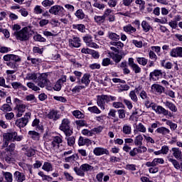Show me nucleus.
I'll list each match as a JSON object with an SVG mask.
<instances>
[{
  "instance_id": "nucleus-1",
  "label": "nucleus",
  "mask_w": 182,
  "mask_h": 182,
  "mask_svg": "<svg viewBox=\"0 0 182 182\" xmlns=\"http://www.w3.org/2000/svg\"><path fill=\"white\" fill-rule=\"evenodd\" d=\"M4 144L2 147L5 148L9 145L10 141H21L22 136H18L16 132H6L3 134Z\"/></svg>"
},
{
  "instance_id": "nucleus-2",
  "label": "nucleus",
  "mask_w": 182,
  "mask_h": 182,
  "mask_svg": "<svg viewBox=\"0 0 182 182\" xmlns=\"http://www.w3.org/2000/svg\"><path fill=\"white\" fill-rule=\"evenodd\" d=\"M29 33H31V27H24L19 31H15L13 35L17 41L25 42L29 41Z\"/></svg>"
},
{
  "instance_id": "nucleus-3",
  "label": "nucleus",
  "mask_w": 182,
  "mask_h": 182,
  "mask_svg": "<svg viewBox=\"0 0 182 182\" xmlns=\"http://www.w3.org/2000/svg\"><path fill=\"white\" fill-rule=\"evenodd\" d=\"M75 173L80 177H85V173H90L95 170V167L89 164H82L80 167L73 168Z\"/></svg>"
},
{
  "instance_id": "nucleus-4",
  "label": "nucleus",
  "mask_w": 182,
  "mask_h": 182,
  "mask_svg": "<svg viewBox=\"0 0 182 182\" xmlns=\"http://www.w3.org/2000/svg\"><path fill=\"white\" fill-rule=\"evenodd\" d=\"M60 130L65 133V136H72L73 132L70 129V120L68 118H64L59 127Z\"/></svg>"
},
{
  "instance_id": "nucleus-5",
  "label": "nucleus",
  "mask_w": 182,
  "mask_h": 182,
  "mask_svg": "<svg viewBox=\"0 0 182 182\" xmlns=\"http://www.w3.org/2000/svg\"><path fill=\"white\" fill-rule=\"evenodd\" d=\"M29 119H31V112H26L23 117L20 118L16 121V126L20 129L21 127H25V126L28 124Z\"/></svg>"
},
{
  "instance_id": "nucleus-6",
  "label": "nucleus",
  "mask_w": 182,
  "mask_h": 182,
  "mask_svg": "<svg viewBox=\"0 0 182 182\" xmlns=\"http://www.w3.org/2000/svg\"><path fill=\"white\" fill-rule=\"evenodd\" d=\"M106 103H109V95H98L97 97V105L102 110H105Z\"/></svg>"
},
{
  "instance_id": "nucleus-7",
  "label": "nucleus",
  "mask_w": 182,
  "mask_h": 182,
  "mask_svg": "<svg viewBox=\"0 0 182 182\" xmlns=\"http://www.w3.org/2000/svg\"><path fill=\"white\" fill-rule=\"evenodd\" d=\"M82 41L87 46H89V48H94L95 49H97V48H99V46H97L96 43L93 42V36L90 34H86L84 36L82 37Z\"/></svg>"
},
{
  "instance_id": "nucleus-8",
  "label": "nucleus",
  "mask_w": 182,
  "mask_h": 182,
  "mask_svg": "<svg viewBox=\"0 0 182 182\" xmlns=\"http://www.w3.org/2000/svg\"><path fill=\"white\" fill-rule=\"evenodd\" d=\"M128 65L132 69L134 73L137 74L141 73V68L134 63V59L133 58H129L128 59Z\"/></svg>"
},
{
  "instance_id": "nucleus-9",
  "label": "nucleus",
  "mask_w": 182,
  "mask_h": 182,
  "mask_svg": "<svg viewBox=\"0 0 182 182\" xmlns=\"http://www.w3.org/2000/svg\"><path fill=\"white\" fill-rule=\"evenodd\" d=\"M38 86L42 88L45 87V86H49V80H48V75H41L40 77H38Z\"/></svg>"
},
{
  "instance_id": "nucleus-10",
  "label": "nucleus",
  "mask_w": 182,
  "mask_h": 182,
  "mask_svg": "<svg viewBox=\"0 0 182 182\" xmlns=\"http://www.w3.org/2000/svg\"><path fill=\"white\" fill-rule=\"evenodd\" d=\"M69 42V46L70 48H80L81 46V40L80 38L79 37H76V36H73V38H70L68 40Z\"/></svg>"
},
{
  "instance_id": "nucleus-11",
  "label": "nucleus",
  "mask_w": 182,
  "mask_h": 182,
  "mask_svg": "<svg viewBox=\"0 0 182 182\" xmlns=\"http://www.w3.org/2000/svg\"><path fill=\"white\" fill-rule=\"evenodd\" d=\"M77 83L78 85H85V87L89 86L90 83V74H84L82 77L77 81Z\"/></svg>"
},
{
  "instance_id": "nucleus-12",
  "label": "nucleus",
  "mask_w": 182,
  "mask_h": 182,
  "mask_svg": "<svg viewBox=\"0 0 182 182\" xmlns=\"http://www.w3.org/2000/svg\"><path fill=\"white\" fill-rule=\"evenodd\" d=\"M159 164H164V159L163 158L154 159L151 162L149 161L146 163V167H156Z\"/></svg>"
},
{
  "instance_id": "nucleus-13",
  "label": "nucleus",
  "mask_w": 182,
  "mask_h": 182,
  "mask_svg": "<svg viewBox=\"0 0 182 182\" xmlns=\"http://www.w3.org/2000/svg\"><path fill=\"white\" fill-rule=\"evenodd\" d=\"M170 56L171 58H182V47H176V48H173L170 53Z\"/></svg>"
},
{
  "instance_id": "nucleus-14",
  "label": "nucleus",
  "mask_w": 182,
  "mask_h": 182,
  "mask_svg": "<svg viewBox=\"0 0 182 182\" xmlns=\"http://www.w3.org/2000/svg\"><path fill=\"white\" fill-rule=\"evenodd\" d=\"M14 178L16 182H23L26 180V176H25V173L16 171L14 173Z\"/></svg>"
},
{
  "instance_id": "nucleus-15",
  "label": "nucleus",
  "mask_w": 182,
  "mask_h": 182,
  "mask_svg": "<svg viewBox=\"0 0 182 182\" xmlns=\"http://www.w3.org/2000/svg\"><path fill=\"white\" fill-rule=\"evenodd\" d=\"M93 153L95 156H103V154L109 156V150L102 147L95 148L93 150Z\"/></svg>"
},
{
  "instance_id": "nucleus-16",
  "label": "nucleus",
  "mask_w": 182,
  "mask_h": 182,
  "mask_svg": "<svg viewBox=\"0 0 182 182\" xmlns=\"http://www.w3.org/2000/svg\"><path fill=\"white\" fill-rule=\"evenodd\" d=\"M63 83H66V75L63 76L56 82L55 86L53 87L54 90L59 92L60 89H62V85Z\"/></svg>"
},
{
  "instance_id": "nucleus-17",
  "label": "nucleus",
  "mask_w": 182,
  "mask_h": 182,
  "mask_svg": "<svg viewBox=\"0 0 182 182\" xmlns=\"http://www.w3.org/2000/svg\"><path fill=\"white\" fill-rule=\"evenodd\" d=\"M170 151L172 153V155L176 159V160H181L182 151L180 148L173 147Z\"/></svg>"
},
{
  "instance_id": "nucleus-18",
  "label": "nucleus",
  "mask_w": 182,
  "mask_h": 182,
  "mask_svg": "<svg viewBox=\"0 0 182 182\" xmlns=\"http://www.w3.org/2000/svg\"><path fill=\"white\" fill-rule=\"evenodd\" d=\"M163 73H161V70H155L153 72L150 73L149 77L151 80H154L156 82V80H159V77L161 76Z\"/></svg>"
},
{
  "instance_id": "nucleus-19",
  "label": "nucleus",
  "mask_w": 182,
  "mask_h": 182,
  "mask_svg": "<svg viewBox=\"0 0 182 182\" xmlns=\"http://www.w3.org/2000/svg\"><path fill=\"white\" fill-rule=\"evenodd\" d=\"M156 113L158 114H164V116H169L170 117H171V112L160 105H158L157 107Z\"/></svg>"
},
{
  "instance_id": "nucleus-20",
  "label": "nucleus",
  "mask_w": 182,
  "mask_h": 182,
  "mask_svg": "<svg viewBox=\"0 0 182 182\" xmlns=\"http://www.w3.org/2000/svg\"><path fill=\"white\" fill-rule=\"evenodd\" d=\"M151 90L154 93H158V95H161V93L164 92V87L160 85L154 84L151 85Z\"/></svg>"
},
{
  "instance_id": "nucleus-21",
  "label": "nucleus",
  "mask_w": 182,
  "mask_h": 182,
  "mask_svg": "<svg viewBox=\"0 0 182 182\" xmlns=\"http://www.w3.org/2000/svg\"><path fill=\"white\" fill-rule=\"evenodd\" d=\"M62 9H63V7L59 5H55L50 7L49 12L51 15H59V12H60Z\"/></svg>"
},
{
  "instance_id": "nucleus-22",
  "label": "nucleus",
  "mask_w": 182,
  "mask_h": 182,
  "mask_svg": "<svg viewBox=\"0 0 182 182\" xmlns=\"http://www.w3.org/2000/svg\"><path fill=\"white\" fill-rule=\"evenodd\" d=\"M63 141L62 140V136H56L53 138V141L51 142V146L55 148H59L60 144H62Z\"/></svg>"
},
{
  "instance_id": "nucleus-23",
  "label": "nucleus",
  "mask_w": 182,
  "mask_h": 182,
  "mask_svg": "<svg viewBox=\"0 0 182 182\" xmlns=\"http://www.w3.org/2000/svg\"><path fill=\"white\" fill-rule=\"evenodd\" d=\"M123 31L124 32H127V33L132 35V33H134V32H136V29L133 27L132 24H128L123 27Z\"/></svg>"
},
{
  "instance_id": "nucleus-24",
  "label": "nucleus",
  "mask_w": 182,
  "mask_h": 182,
  "mask_svg": "<svg viewBox=\"0 0 182 182\" xmlns=\"http://www.w3.org/2000/svg\"><path fill=\"white\" fill-rule=\"evenodd\" d=\"M48 119L53 120H58L59 119V114H58V111L53 109L47 114Z\"/></svg>"
},
{
  "instance_id": "nucleus-25",
  "label": "nucleus",
  "mask_w": 182,
  "mask_h": 182,
  "mask_svg": "<svg viewBox=\"0 0 182 182\" xmlns=\"http://www.w3.org/2000/svg\"><path fill=\"white\" fill-rule=\"evenodd\" d=\"M134 144L138 147L143 146V135L139 134L138 136H135L134 139Z\"/></svg>"
},
{
  "instance_id": "nucleus-26",
  "label": "nucleus",
  "mask_w": 182,
  "mask_h": 182,
  "mask_svg": "<svg viewBox=\"0 0 182 182\" xmlns=\"http://www.w3.org/2000/svg\"><path fill=\"white\" fill-rule=\"evenodd\" d=\"M73 29H77L81 33H85L86 32V26L84 24H73Z\"/></svg>"
},
{
  "instance_id": "nucleus-27",
  "label": "nucleus",
  "mask_w": 182,
  "mask_h": 182,
  "mask_svg": "<svg viewBox=\"0 0 182 182\" xmlns=\"http://www.w3.org/2000/svg\"><path fill=\"white\" fill-rule=\"evenodd\" d=\"M79 160V156L77 154H73L70 156H68L65 158V163H73Z\"/></svg>"
},
{
  "instance_id": "nucleus-28",
  "label": "nucleus",
  "mask_w": 182,
  "mask_h": 182,
  "mask_svg": "<svg viewBox=\"0 0 182 182\" xmlns=\"http://www.w3.org/2000/svg\"><path fill=\"white\" fill-rule=\"evenodd\" d=\"M11 86L14 89H21V90H24V92L28 90V88L23 86L21 82H14L11 83Z\"/></svg>"
},
{
  "instance_id": "nucleus-29",
  "label": "nucleus",
  "mask_w": 182,
  "mask_h": 182,
  "mask_svg": "<svg viewBox=\"0 0 182 182\" xmlns=\"http://www.w3.org/2000/svg\"><path fill=\"white\" fill-rule=\"evenodd\" d=\"M164 105H165V106L168 107V109H169V110H171V112H177V107H176V105L173 104V102L166 101L164 102Z\"/></svg>"
},
{
  "instance_id": "nucleus-30",
  "label": "nucleus",
  "mask_w": 182,
  "mask_h": 182,
  "mask_svg": "<svg viewBox=\"0 0 182 182\" xmlns=\"http://www.w3.org/2000/svg\"><path fill=\"white\" fill-rule=\"evenodd\" d=\"M137 63L141 66H146L149 63V60L144 57H136V58Z\"/></svg>"
},
{
  "instance_id": "nucleus-31",
  "label": "nucleus",
  "mask_w": 182,
  "mask_h": 182,
  "mask_svg": "<svg viewBox=\"0 0 182 182\" xmlns=\"http://www.w3.org/2000/svg\"><path fill=\"white\" fill-rule=\"evenodd\" d=\"M168 161H169V163H171L174 168H176V170H178V168H180V162H178L177 159H174L173 157H169L168 158Z\"/></svg>"
},
{
  "instance_id": "nucleus-32",
  "label": "nucleus",
  "mask_w": 182,
  "mask_h": 182,
  "mask_svg": "<svg viewBox=\"0 0 182 182\" xmlns=\"http://www.w3.org/2000/svg\"><path fill=\"white\" fill-rule=\"evenodd\" d=\"M2 175H3V177H4L5 181L6 182L14 181V178H13L12 174L11 173V172L2 171Z\"/></svg>"
},
{
  "instance_id": "nucleus-33",
  "label": "nucleus",
  "mask_w": 182,
  "mask_h": 182,
  "mask_svg": "<svg viewBox=\"0 0 182 182\" xmlns=\"http://www.w3.org/2000/svg\"><path fill=\"white\" fill-rule=\"evenodd\" d=\"M36 79H38V74L36 73H27L25 80H36Z\"/></svg>"
},
{
  "instance_id": "nucleus-34",
  "label": "nucleus",
  "mask_w": 182,
  "mask_h": 182,
  "mask_svg": "<svg viewBox=\"0 0 182 182\" xmlns=\"http://www.w3.org/2000/svg\"><path fill=\"white\" fill-rule=\"evenodd\" d=\"M94 19L96 23L99 25H102V23H105V21H106V17L104 15L102 16H95Z\"/></svg>"
},
{
  "instance_id": "nucleus-35",
  "label": "nucleus",
  "mask_w": 182,
  "mask_h": 182,
  "mask_svg": "<svg viewBox=\"0 0 182 182\" xmlns=\"http://www.w3.org/2000/svg\"><path fill=\"white\" fill-rule=\"evenodd\" d=\"M156 132L159 133L160 134H164V136H166V134H168L170 133V129L162 127H159L156 130Z\"/></svg>"
},
{
  "instance_id": "nucleus-36",
  "label": "nucleus",
  "mask_w": 182,
  "mask_h": 182,
  "mask_svg": "<svg viewBox=\"0 0 182 182\" xmlns=\"http://www.w3.org/2000/svg\"><path fill=\"white\" fill-rule=\"evenodd\" d=\"M141 28H143L144 32H149L150 29H151V26H150L147 21H143L141 22Z\"/></svg>"
},
{
  "instance_id": "nucleus-37",
  "label": "nucleus",
  "mask_w": 182,
  "mask_h": 182,
  "mask_svg": "<svg viewBox=\"0 0 182 182\" xmlns=\"http://www.w3.org/2000/svg\"><path fill=\"white\" fill-rule=\"evenodd\" d=\"M28 136L31 139H33V140H39V133L36 131H29Z\"/></svg>"
},
{
  "instance_id": "nucleus-38",
  "label": "nucleus",
  "mask_w": 182,
  "mask_h": 182,
  "mask_svg": "<svg viewBox=\"0 0 182 182\" xmlns=\"http://www.w3.org/2000/svg\"><path fill=\"white\" fill-rule=\"evenodd\" d=\"M124 134H132V127L129 124H124L122 127Z\"/></svg>"
},
{
  "instance_id": "nucleus-39",
  "label": "nucleus",
  "mask_w": 182,
  "mask_h": 182,
  "mask_svg": "<svg viewBox=\"0 0 182 182\" xmlns=\"http://www.w3.org/2000/svg\"><path fill=\"white\" fill-rule=\"evenodd\" d=\"M136 132H139L140 133H146L147 132V129L142 123H139L136 126Z\"/></svg>"
},
{
  "instance_id": "nucleus-40",
  "label": "nucleus",
  "mask_w": 182,
  "mask_h": 182,
  "mask_svg": "<svg viewBox=\"0 0 182 182\" xmlns=\"http://www.w3.org/2000/svg\"><path fill=\"white\" fill-rule=\"evenodd\" d=\"M108 37L111 41H119L120 39V36L117 35L116 33L109 32Z\"/></svg>"
},
{
  "instance_id": "nucleus-41",
  "label": "nucleus",
  "mask_w": 182,
  "mask_h": 182,
  "mask_svg": "<svg viewBox=\"0 0 182 182\" xmlns=\"http://www.w3.org/2000/svg\"><path fill=\"white\" fill-rule=\"evenodd\" d=\"M118 92L122 93V92H126L130 89V86L127 85H119L118 87Z\"/></svg>"
},
{
  "instance_id": "nucleus-42",
  "label": "nucleus",
  "mask_w": 182,
  "mask_h": 182,
  "mask_svg": "<svg viewBox=\"0 0 182 182\" xmlns=\"http://www.w3.org/2000/svg\"><path fill=\"white\" fill-rule=\"evenodd\" d=\"M129 96L131 100H132V102H134V103L137 102V101L139 100V99L137 98V95H136V90H132L129 92Z\"/></svg>"
},
{
  "instance_id": "nucleus-43",
  "label": "nucleus",
  "mask_w": 182,
  "mask_h": 182,
  "mask_svg": "<svg viewBox=\"0 0 182 182\" xmlns=\"http://www.w3.org/2000/svg\"><path fill=\"white\" fill-rule=\"evenodd\" d=\"M72 114L73 116H75L76 119H83V117H85V114L79 110H74L72 112Z\"/></svg>"
},
{
  "instance_id": "nucleus-44",
  "label": "nucleus",
  "mask_w": 182,
  "mask_h": 182,
  "mask_svg": "<svg viewBox=\"0 0 182 182\" xmlns=\"http://www.w3.org/2000/svg\"><path fill=\"white\" fill-rule=\"evenodd\" d=\"M76 18H77V19H85V13L83 12L82 9H78L75 14Z\"/></svg>"
},
{
  "instance_id": "nucleus-45",
  "label": "nucleus",
  "mask_w": 182,
  "mask_h": 182,
  "mask_svg": "<svg viewBox=\"0 0 182 182\" xmlns=\"http://www.w3.org/2000/svg\"><path fill=\"white\" fill-rule=\"evenodd\" d=\"M43 170H45V171H52V164L49 162H45L42 166Z\"/></svg>"
},
{
  "instance_id": "nucleus-46",
  "label": "nucleus",
  "mask_w": 182,
  "mask_h": 182,
  "mask_svg": "<svg viewBox=\"0 0 182 182\" xmlns=\"http://www.w3.org/2000/svg\"><path fill=\"white\" fill-rule=\"evenodd\" d=\"M68 141V145L72 147L75 144V141H76V139L75 136H67V138H65Z\"/></svg>"
},
{
  "instance_id": "nucleus-47",
  "label": "nucleus",
  "mask_w": 182,
  "mask_h": 182,
  "mask_svg": "<svg viewBox=\"0 0 182 182\" xmlns=\"http://www.w3.org/2000/svg\"><path fill=\"white\" fill-rule=\"evenodd\" d=\"M35 154H36V151H35V149L32 148L26 149V156H27V157H32V156H35Z\"/></svg>"
},
{
  "instance_id": "nucleus-48",
  "label": "nucleus",
  "mask_w": 182,
  "mask_h": 182,
  "mask_svg": "<svg viewBox=\"0 0 182 182\" xmlns=\"http://www.w3.org/2000/svg\"><path fill=\"white\" fill-rule=\"evenodd\" d=\"M55 4L53 0H44L42 1L41 4L44 8H48V6H52Z\"/></svg>"
},
{
  "instance_id": "nucleus-49",
  "label": "nucleus",
  "mask_w": 182,
  "mask_h": 182,
  "mask_svg": "<svg viewBox=\"0 0 182 182\" xmlns=\"http://www.w3.org/2000/svg\"><path fill=\"white\" fill-rule=\"evenodd\" d=\"M27 86H28V87H29V89H31V90H34V92H38V91L41 90V88L35 85V84L33 82H28Z\"/></svg>"
},
{
  "instance_id": "nucleus-50",
  "label": "nucleus",
  "mask_w": 182,
  "mask_h": 182,
  "mask_svg": "<svg viewBox=\"0 0 182 182\" xmlns=\"http://www.w3.org/2000/svg\"><path fill=\"white\" fill-rule=\"evenodd\" d=\"M0 110H2V112H11L12 111V107H11V105H9V104H4L0 107Z\"/></svg>"
},
{
  "instance_id": "nucleus-51",
  "label": "nucleus",
  "mask_w": 182,
  "mask_h": 182,
  "mask_svg": "<svg viewBox=\"0 0 182 182\" xmlns=\"http://www.w3.org/2000/svg\"><path fill=\"white\" fill-rule=\"evenodd\" d=\"M7 66L10 68L11 69H13L14 70H16L18 69V63H14V61H10L9 63H6Z\"/></svg>"
},
{
  "instance_id": "nucleus-52",
  "label": "nucleus",
  "mask_w": 182,
  "mask_h": 182,
  "mask_svg": "<svg viewBox=\"0 0 182 182\" xmlns=\"http://www.w3.org/2000/svg\"><path fill=\"white\" fill-rule=\"evenodd\" d=\"M88 110L91 113H95L96 114H100V113H101V112L99 109V108H97V107H96V106L88 107Z\"/></svg>"
},
{
  "instance_id": "nucleus-53",
  "label": "nucleus",
  "mask_w": 182,
  "mask_h": 182,
  "mask_svg": "<svg viewBox=\"0 0 182 182\" xmlns=\"http://www.w3.org/2000/svg\"><path fill=\"white\" fill-rule=\"evenodd\" d=\"M82 89H85V85H76L71 90V92L73 93H79Z\"/></svg>"
},
{
  "instance_id": "nucleus-54",
  "label": "nucleus",
  "mask_w": 182,
  "mask_h": 182,
  "mask_svg": "<svg viewBox=\"0 0 182 182\" xmlns=\"http://www.w3.org/2000/svg\"><path fill=\"white\" fill-rule=\"evenodd\" d=\"M112 58L115 63H119L122 60V55L119 54L112 53Z\"/></svg>"
},
{
  "instance_id": "nucleus-55",
  "label": "nucleus",
  "mask_w": 182,
  "mask_h": 182,
  "mask_svg": "<svg viewBox=\"0 0 182 182\" xmlns=\"http://www.w3.org/2000/svg\"><path fill=\"white\" fill-rule=\"evenodd\" d=\"M139 96H140L141 99H142V100H150V97H149L147 92L144 90H142L139 93Z\"/></svg>"
},
{
  "instance_id": "nucleus-56",
  "label": "nucleus",
  "mask_w": 182,
  "mask_h": 182,
  "mask_svg": "<svg viewBox=\"0 0 182 182\" xmlns=\"http://www.w3.org/2000/svg\"><path fill=\"white\" fill-rule=\"evenodd\" d=\"M139 149L138 148H133L132 149L130 150L129 154L131 156V157H136L137 154H139Z\"/></svg>"
},
{
  "instance_id": "nucleus-57",
  "label": "nucleus",
  "mask_w": 182,
  "mask_h": 182,
  "mask_svg": "<svg viewBox=\"0 0 182 182\" xmlns=\"http://www.w3.org/2000/svg\"><path fill=\"white\" fill-rule=\"evenodd\" d=\"M161 64L163 68H165V69H171V68L173 67V64H171V63L168 62L166 63V60H164L161 61Z\"/></svg>"
},
{
  "instance_id": "nucleus-58",
  "label": "nucleus",
  "mask_w": 182,
  "mask_h": 182,
  "mask_svg": "<svg viewBox=\"0 0 182 182\" xmlns=\"http://www.w3.org/2000/svg\"><path fill=\"white\" fill-rule=\"evenodd\" d=\"M102 66H109V65H113V63L109 58H104L102 62Z\"/></svg>"
},
{
  "instance_id": "nucleus-59",
  "label": "nucleus",
  "mask_w": 182,
  "mask_h": 182,
  "mask_svg": "<svg viewBox=\"0 0 182 182\" xmlns=\"http://www.w3.org/2000/svg\"><path fill=\"white\" fill-rule=\"evenodd\" d=\"M38 176H40V177L42 178V180L43 181H46V180H52V177L45 175V173L43 171L38 172Z\"/></svg>"
},
{
  "instance_id": "nucleus-60",
  "label": "nucleus",
  "mask_w": 182,
  "mask_h": 182,
  "mask_svg": "<svg viewBox=\"0 0 182 182\" xmlns=\"http://www.w3.org/2000/svg\"><path fill=\"white\" fill-rule=\"evenodd\" d=\"M93 6L95 8H97V9H100L101 11H103V9L106 8V6L104 4H100L99 2L94 3Z\"/></svg>"
},
{
  "instance_id": "nucleus-61",
  "label": "nucleus",
  "mask_w": 182,
  "mask_h": 182,
  "mask_svg": "<svg viewBox=\"0 0 182 182\" xmlns=\"http://www.w3.org/2000/svg\"><path fill=\"white\" fill-rule=\"evenodd\" d=\"M109 44L112 45V46H117L118 49L119 48H123V46H124V44L120 41H118V42L111 41Z\"/></svg>"
},
{
  "instance_id": "nucleus-62",
  "label": "nucleus",
  "mask_w": 182,
  "mask_h": 182,
  "mask_svg": "<svg viewBox=\"0 0 182 182\" xmlns=\"http://www.w3.org/2000/svg\"><path fill=\"white\" fill-rule=\"evenodd\" d=\"M34 41H37V42H46V38L42 37L41 34H37L34 36Z\"/></svg>"
},
{
  "instance_id": "nucleus-63",
  "label": "nucleus",
  "mask_w": 182,
  "mask_h": 182,
  "mask_svg": "<svg viewBox=\"0 0 182 182\" xmlns=\"http://www.w3.org/2000/svg\"><path fill=\"white\" fill-rule=\"evenodd\" d=\"M117 1L118 0H109L107 2L108 6H109V8H116V6L117 5Z\"/></svg>"
},
{
  "instance_id": "nucleus-64",
  "label": "nucleus",
  "mask_w": 182,
  "mask_h": 182,
  "mask_svg": "<svg viewBox=\"0 0 182 182\" xmlns=\"http://www.w3.org/2000/svg\"><path fill=\"white\" fill-rule=\"evenodd\" d=\"M43 13V9L41 8V6H36L34 8V14L36 15H41V14Z\"/></svg>"
}]
</instances>
